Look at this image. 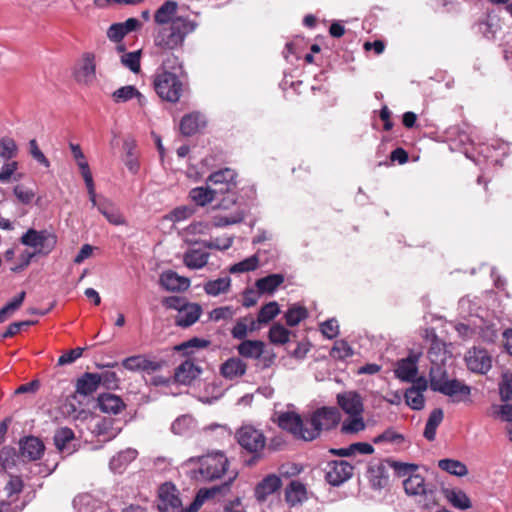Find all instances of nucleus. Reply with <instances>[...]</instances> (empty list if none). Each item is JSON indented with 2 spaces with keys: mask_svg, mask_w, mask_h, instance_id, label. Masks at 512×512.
<instances>
[{
  "mask_svg": "<svg viewBox=\"0 0 512 512\" xmlns=\"http://www.w3.org/2000/svg\"><path fill=\"white\" fill-rule=\"evenodd\" d=\"M198 22L185 16H178L169 26L160 28L154 35V46L159 51L182 49L186 38L198 27Z\"/></svg>",
  "mask_w": 512,
  "mask_h": 512,
  "instance_id": "obj_2",
  "label": "nucleus"
},
{
  "mask_svg": "<svg viewBox=\"0 0 512 512\" xmlns=\"http://www.w3.org/2000/svg\"><path fill=\"white\" fill-rule=\"evenodd\" d=\"M74 78L79 84L90 85L96 79L95 55L85 52L79 66L74 70Z\"/></svg>",
  "mask_w": 512,
  "mask_h": 512,
  "instance_id": "obj_14",
  "label": "nucleus"
},
{
  "mask_svg": "<svg viewBox=\"0 0 512 512\" xmlns=\"http://www.w3.org/2000/svg\"><path fill=\"white\" fill-rule=\"evenodd\" d=\"M427 388V382L423 378H419L416 385L409 387L404 394L406 404L413 410H421L424 408L425 399L422 394Z\"/></svg>",
  "mask_w": 512,
  "mask_h": 512,
  "instance_id": "obj_20",
  "label": "nucleus"
},
{
  "mask_svg": "<svg viewBox=\"0 0 512 512\" xmlns=\"http://www.w3.org/2000/svg\"><path fill=\"white\" fill-rule=\"evenodd\" d=\"M21 455L30 461L38 460L45 451L43 441L35 436H26L19 442Z\"/></svg>",
  "mask_w": 512,
  "mask_h": 512,
  "instance_id": "obj_17",
  "label": "nucleus"
},
{
  "mask_svg": "<svg viewBox=\"0 0 512 512\" xmlns=\"http://www.w3.org/2000/svg\"><path fill=\"white\" fill-rule=\"evenodd\" d=\"M265 344L260 340H243L238 346L239 355L244 358L259 359L264 352Z\"/></svg>",
  "mask_w": 512,
  "mask_h": 512,
  "instance_id": "obj_34",
  "label": "nucleus"
},
{
  "mask_svg": "<svg viewBox=\"0 0 512 512\" xmlns=\"http://www.w3.org/2000/svg\"><path fill=\"white\" fill-rule=\"evenodd\" d=\"M372 441L374 444L389 443L393 445H400L405 441V438L401 433H398L394 428L390 427L383 433L374 437Z\"/></svg>",
  "mask_w": 512,
  "mask_h": 512,
  "instance_id": "obj_46",
  "label": "nucleus"
},
{
  "mask_svg": "<svg viewBox=\"0 0 512 512\" xmlns=\"http://www.w3.org/2000/svg\"><path fill=\"white\" fill-rule=\"evenodd\" d=\"M230 285L231 280L226 276L208 281L204 286V290L208 295L218 296L222 293H226L229 290Z\"/></svg>",
  "mask_w": 512,
  "mask_h": 512,
  "instance_id": "obj_41",
  "label": "nucleus"
},
{
  "mask_svg": "<svg viewBox=\"0 0 512 512\" xmlns=\"http://www.w3.org/2000/svg\"><path fill=\"white\" fill-rule=\"evenodd\" d=\"M443 418L444 413L441 408H436L430 413L423 433L428 441L435 440L437 428L443 421Z\"/></svg>",
  "mask_w": 512,
  "mask_h": 512,
  "instance_id": "obj_36",
  "label": "nucleus"
},
{
  "mask_svg": "<svg viewBox=\"0 0 512 512\" xmlns=\"http://www.w3.org/2000/svg\"><path fill=\"white\" fill-rule=\"evenodd\" d=\"M432 390L450 397L454 403L468 401L471 395V387L457 379L448 382L434 381Z\"/></svg>",
  "mask_w": 512,
  "mask_h": 512,
  "instance_id": "obj_10",
  "label": "nucleus"
},
{
  "mask_svg": "<svg viewBox=\"0 0 512 512\" xmlns=\"http://www.w3.org/2000/svg\"><path fill=\"white\" fill-rule=\"evenodd\" d=\"M17 155L18 146L16 141L9 136L0 138V158L4 161H11Z\"/></svg>",
  "mask_w": 512,
  "mask_h": 512,
  "instance_id": "obj_42",
  "label": "nucleus"
},
{
  "mask_svg": "<svg viewBox=\"0 0 512 512\" xmlns=\"http://www.w3.org/2000/svg\"><path fill=\"white\" fill-rule=\"evenodd\" d=\"M499 394L503 402L512 399V372L506 371L502 373L501 381L499 382Z\"/></svg>",
  "mask_w": 512,
  "mask_h": 512,
  "instance_id": "obj_54",
  "label": "nucleus"
},
{
  "mask_svg": "<svg viewBox=\"0 0 512 512\" xmlns=\"http://www.w3.org/2000/svg\"><path fill=\"white\" fill-rule=\"evenodd\" d=\"M464 361L469 371L485 375L492 368V357L483 347L473 346L465 354Z\"/></svg>",
  "mask_w": 512,
  "mask_h": 512,
  "instance_id": "obj_9",
  "label": "nucleus"
},
{
  "mask_svg": "<svg viewBox=\"0 0 512 512\" xmlns=\"http://www.w3.org/2000/svg\"><path fill=\"white\" fill-rule=\"evenodd\" d=\"M221 191L213 187H195L190 190L189 197L196 205L203 207L213 201L219 202Z\"/></svg>",
  "mask_w": 512,
  "mask_h": 512,
  "instance_id": "obj_26",
  "label": "nucleus"
},
{
  "mask_svg": "<svg viewBox=\"0 0 512 512\" xmlns=\"http://www.w3.org/2000/svg\"><path fill=\"white\" fill-rule=\"evenodd\" d=\"M25 296V291H22L0 309V323L5 322L15 311L21 307Z\"/></svg>",
  "mask_w": 512,
  "mask_h": 512,
  "instance_id": "obj_47",
  "label": "nucleus"
},
{
  "mask_svg": "<svg viewBox=\"0 0 512 512\" xmlns=\"http://www.w3.org/2000/svg\"><path fill=\"white\" fill-rule=\"evenodd\" d=\"M438 467L451 475L459 477L468 474L467 466L463 462L455 459H441L438 461Z\"/></svg>",
  "mask_w": 512,
  "mask_h": 512,
  "instance_id": "obj_39",
  "label": "nucleus"
},
{
  "mask_svg": "<svg viewBox=\"0 0 512 512\" xmlns=\"http://www.w3.org/2000/svg\"><path fill=\"white\" fill-rule=\"evenodd\" d=\"M279 312L280 310L278 303L275 301L269 302L263 305L259 310L257 315V321L260 324H266L273 320L278 315Z\"/></svg>",
  "mask_w": 512,
  "mask_h": 512,
  "instance_id": "obj_49",
  "label": "nucleus"
},
{
  "mask_svg": "<svg viewBox=\"0 0 512 512\" xmlns=\"http://www.w3.org/2000/svg\"><path fill=\"white\" fill-rule=\"evenodd\" d=\"M229 460L222 452H215L203 456L200 459L199 473L207 481H213L221 478L225 474L229 476L232 471H228Z\"/></svg>",
  "mask_w": 512,
  "mask_h": 512,
  "instance_id": "obj_8",
  "label": "nucleus"
},
{
  "mask_svg": "<svg viewBox=\"0 0 512 512\" xmlns=\"http://www.w3.org/2000/svg\"><path fill=\"white\" fill-rule=\"evenodd\" d=\"M126 35L123 25L120 22L113 23L107 30L108 39L115 43L121 42Z\"/></svg>",
  "mask_w": 512,
  "mask_h": 512,
  "instance_id": "obj_62",
  "label": "nucleus"
},
{
  "mask_svg": "<svg viewBox=\"0 0 512 512\" xmlns=\"http://www.w3.org/2000/svg\"><path fill=\"white\" fill-rule=\"evenodd\" d=\"M135 97H141V93L132 85L120 87L112 93L115 103H124Z\"/></svg>",
  "mask_w": 512,
  "mask_h": 512,
  "instance_id": "obj_50",
  "label": "nucleus"
},
{
  "mask_svg": "<svg viewBox=\"0 0 512 512\" xmlns=\"http://www.w3.org/2000/svg\"><path fill=\"white\" fill-rule=\"evenodd\" d=\"M21 243L34 249V253L27 256H36L37 254L46 256L52 252L57 243V237L48 230L28 229L21 237Z\"/></svg>",
  "mask_w": 512,
  "mask_h": 512,
  "instance_id": "obj_7",
  "label": "nucleus"
},
{
  "mask_svg": "<svg viewBox=\"0 0 512 512\" xmlns=\"http://www.w3.org/2000/svg\"><path fill=\"white\" fill-rule=\"evenodd\" d=\"M98 406L104 413L118 414L124 409L125 404L119 396L104 393L98 397Z\"/></svg>",
  "mask_w": 512,
  "mask_h": 512,
  "instance_id": "obj_32",
  "label": "nucleus"
},
{
  "mask_svg": "<svg viewBox=\"0 0 512 512\" xmlns=\"http://www.w3.org/2000/svg\"><path fill=\"white\" fill-rule=\"evenodd\" d=\"M503 420L508 422V425L506 427L509 440L512 441V405L505 404L500 406V411Z\"/></svg>",
  "mask_w": 512,
  "mask_h": 512,
  "instance_id": "obj_64",
  "label": "nucleus"
},
{
  "mask_svg": "<svg viewBox=\"0 0 512 512\" xmlns=\"http://www.w3.org/2000/svg\"><path fill=\"white\" fill-rule=\"evenodd\" d=\"M418 358V355L410 354L407 358L398 361L395 369L396 377L405 382L414 381L418 373Z\"/></svg>",
  "mask_w": 512,
  "mask_h": 512,
  "instance_id": "obj_22",
  "label": "nucleus"
},
{
  "mask_svg": "<svg viewBox=\"0 0 512 512\" xmlns=\"http://www.w3.org/2000/svg\"><path fill=\"white\" fill-rule=\"evenodd\" d=\"M19 164L17 161H5L0 169V182L7 183L10 181L12 175L18 170Z\"/></svg>",
  "mask_w": 512,
  "mask_h": 512,
  "instance_id": "obj_60",
  "label": "nucleus"
},
{
  "mask_svg": "<svg viewBox=\"0 0 512 512\" xmlns=\"http://www.w3.org/2000/svg\"><path fill=\"white\" fill-rule=\"evenodd\" d=\"M101 385V376L98 373L85 372L75 384L76 393L89 396L97 391Z\"/></svg>",
  "mask_w": 512,
  "mask_h": 512,
  "instance_id": "obj_24",
  "label": "nucleus"
},
{
  "mask_svg": "<svg viewBox=\"0 0 512 512\" xmlns=\"http://www.w3.org/2000/svg\"><path fill=\"white\" fill-rule=\"evenodd\" d=\"M187 72L183 62L174 54L168 55L153 76L156 94L164 101L177 103L187 88Z\"/></svg>",
  "mask_w": 512,
  "mask_h": 512,
  "instance_id": "obj_1",
  "label": "nucleus"
},
{
  "mask_svg": "<svg viewBox=\"0 0 512 512\" xmlns=\"http://www.w3.org/2000/svg\"><path fill=\"white\" fill-rule=\"evenodd\" d=\"M282 486V481L280 476L276 474H269L264 477L255 487V498L259 502H264L268 496L275 493Z\"/></svg>",
  "mask_w": 512,
  "mask_h": 512,
  "instance_id": "obj_19",
  "label": "nucleus"
},
{
  "mask_svg": "<svg viewBox=\"0 0 512 512\" xmlns=\"http://www.w3.org/2000/svg\"><path fill=\"white\" fill-rule=\"evenodd\" d=\"M238 473L237 472H231L229 474V478L222 483L221 485H215L211 488H202L200 489L196 497L198 498V502H205L208 499L214 498L218 494L225 495L227 492H229L230 487L234 480L237 478Z\"/></svg>",
  "mask_w": 512,
  "mask_h": 512,
  "instance_id": "obj_28",
  "label": "nucleus"
},
{
  "mask_svg": "<svg viewBox=\"0 0 512 512\" xmlns=\"http://www.w3.org/2000/svg\"><path fill=\"white\" fill-rule=\"evenodd\" d=\"M236 178L237 173L231 168H223L209 175L207 183L211 184L214 189L222 190L220 192L222 198L217 204L218 208L227 210L237 204Z\"/></svg>",
  "mask_w": 512,
  "mask_h": 512,
  "instance_id": "obj_5",
  "label": "nucleus"
},
{
  "mask_svg": "<svg viewBox=\"0 0 512 512\" xmlns=\"http://www.w3.org/2000/svg\"><path fill=\"white\" fill-rule=\"evenodd\" d=\"M427 356L432 366L443 365L445 363L447 358L446 345L437 336H434L431 340Z\"/></svg>",
  "mask_w": 512,
  "mask_h": 512,
  "instance_id": "obj_33",
  "label": "nucleus"
},
{
  "mask_svg": "<svg viewBox=\"0 0 512 512\" xmlns=\"http://www.w3.org/2000/svg\"><path fill=\"white\" fill-rule=\"evenodd\" d=\"M207 122L203 114L194 111L184 115L180 121V131L184 136H192L205 128Z\"/></svg>",
  "mask_w": 512,
  "mask_h": 512,
  "instance_id": "obj_21",
  "label": "nucleus"
},
{
  "mask_svg": "<svg viewBox=\"0 0 512 512\" xmlns=\"http://www.w3.org/2000/svg\"><path fill=\"white\" fill-rule=\"evenodd\" d=\"M247 370V364L238 357L226 360L220 368L221 375L229 380L242 377Z\"/></svg>",
  "mask_w": 512,
  "mask_h": 512,
  "instance_id": "obj_30",
  "label": "nucleus"
},
{
  "mask_svg": "<svg viewBox=\"0 0 512 512\" xmlns=\"http://www.w3.org/2000/svg\"><path fill=\"white\" fill-rule=\"evenodd\" d=\"M321 333L328 339H333L339 334V325L337 320L328 319L320 325Z\"/></svg>",
  "mask_w": 512,
  "mask_h": 512,
  "instance_id": "obj_61",
  "label": "nucleus"
},
{
  "mask_svg": "<svg viewBox=\"0 0 512 512\" xmlns=\"http://www.w3.org/2000/svg\"><path fill=\"white\" fill-rule=\"evenodd\" d=\"M307 500L305 485L297 480L291 481L285 488V501L290 507H295Z\"/></svg>",
  "mask_w": 512,
  "mask_h": 512,
  "instance_id": "obj_27",
  "label": "nucleus"
},
{
  "mask_svg": "<svg viewBox=\"0 0 512 512\" xmlns=\"http://www.w3.org/2000/svg\"><path fill=\"white\" fill-rule=\"evenodd\" d=\"M158 496V508L161 512H183L181 500L173 484H162Z\"/></svg>",
  "mask_w": 512,
  "mask_h": 512,
  "instance_id": "obj_13",
  "label": "nucleus"
},
{
  "mask_svg": "<svg viewBox=\"0 0 512 512\" xmlns=\"http://www.w3.org/2000/svg\"><path fill=\"white\" fill-rule=\"evenodd\" d=\"M29 153L39 164L48 168L50 166V161L44 155V153L40 150L36 139H31L29 141Z\"/></svg>",
  "mask_w": 512,
  "mask_h": 512,
  "instance_id": "obj_59",
  "label": "nucleus"
},
{
  "mask_svg": "<svg viewBox=\"0 0 512 512\" xmlns=\"http://www.w3.org/2000/svg\"><path fill=\"white\" fill-rule=\"evenodd\" d=\"M244 210L239 206L230 215H217L213 217V225L215 227H225L232 224L240 223L244 220Z\"/></svg>",
  "mask_w": 512,
  "mask_h": 512,
  "instance_id": "obj_44",
  "label": "nucleus"
},
{
  "mask_svg": "<svg viewBox=\"0 0 512 512\" xmlns=\"http://www.w3.org/2000/svg\"><path fill=\"white\" fill-rule=\"evenodd\" d=\"M341 420V413L337 407L323 406L306 415V441L319 438L323 431L336 428Z\"/></svg>",
  "mask_w": 512,
  "mask_h": 512,
  "instance_id": "obj_4",
  "label": "nucleus"
},
{
  "mask_svg": "<svg viewBox=\"0 0 512 512\" xmlns=\"http://www.w3.org/2000/svg\"><path fill=\"white\" fill-rule=\"evenodd\" d=\"M258 259L259 258H244L243 261L232 265L229 268V272L232 274H235V273H243V272L253 271L259 265Z\"/></svg>",
  "mask_w": 512,
  "mask_h": 512,
  "instance_id": "obj_56",
  "label": "nucleus"
},
{
  "mask_svg": "<svg viewBox=\"0 0 512 512\" xmlns=\"http://www.w3.org/2000/svg\"><path fill=\"white\" fill-rule=\"evenodd\" d=\"M278 426L290 434L296 439L306 441V415L302 417L294 411L283 412L278 416Z\"/></svg>",
  "mask_w": 512,
  "mask_h": 512,
  "instance_id": "obj_11",
  "label": "nucleus"
},
{
  "mask_svg": "<svg viewBox=\"0 0 512 512\" xmlns=\"http://www.w3.org/2000/svg\"><path fill=\"white\" fill-rule=\"evenodd\" d=\"M444 493L447 500L454 507L462 510L471 508V501L464 491L458 489H446Z\"/></svg>",
  "mask_w": 512,
  "mask_h": 512,
  "instance_id": "obj_38",
  "label": "nucleus"
},
{
  "mask_svg": "<svg viewBox=\"0 0 512 512\" xmlns=\"http://www.w3.org/2000/svg\"><path fill=\"white\" fill-rule=\"evenodd\" d=\"M235 438L242 450L251 455L245 460L246 466L253 467L264 458L266 437L260 429L243 425L236 430Z\"/></svg>",
  "mask_w": 512,
  "mask_h": 512,
  "instance_id": "obj_3",
  "label": "nucleus"
},
{
  "mask_svg": "<svg viewBox=\"0 0 512 512\" xmlns=\"http://www.w3.org/2000/svg\"><path fill=\"white\" fill-rule=\"evenodd\" d=\"M366 427L362 414L359 415H349L347 419L344 420L341 426V432L343 434H356L360 431H363Z\"/></svg>",
  "mask_w": 512,
  "mask_h": 512,
  "instance_id": "obj_43",
  "label": "nucleus"
},
{
  "mask_svg": "<svg viewBox=\"0 0 512 512\" xmlns=\"http://www.w3.org/2000/svg\"><path fill=\"white\" fill-rule=\"evenodd\" d=\"M338 406L348 415H359L364 412L362 396L356 391H345L337 394Z\"/></svg>",
  "mask_w": 512,
  "mask_h": 512,
  "instance_id": "obj_15",
  "label": "nucleus"
},
{
  "mask_svg": "<svg viewBox=\"0 0 512 512\" xmlns=\"http://www.w3.org/2000/svg\"><path fill=\"white\" fill-rule=\"evenodd\" d=\"M16 450L11 446H4L0 450V465L2 470H6L15 463Z\"/></svg>",
  "mask_w": 512,
  "mask_h": 512,
  "instance_id": "obj_58",
  "label": "nucleus"
},
{
  "mask_svg": "<svg viewBox=\"0 0 512 512\" xmlns=\"http://www.w3.org/2000/svg\"><path fill=\"white\" fill-rule=\"evenodd\" d=\"M178 4L174 1H165L155 12L154 22L157 25L165 27L167 24H171L175 20Z\"/></svg>",
  "mask_w": 512,
  "mask_h": 512,
  "instance_id": "obj_31",
  "label": "nucleus"
},
{
  "mask_svg": "<svg viewBox=\"0 0 512 512\" xmlns=\"http://www.w3.org/2000/svg\"><path fill=\"white\" fill-rule=\"evenodd\" d=\"M232 337L244 340L248 334V318L239 319L231 330Z\"/></svg>",
  "mask_w": 512,
  "mask_h": 512,
  "instance_id": "obj_63",
  "label": "nucleus"
},
{
  "mask_svg": "<svg viewBox=\"0 0 512 512\" xmlns=\"http://www.w3.org/2000/svg\"><path fill=\"white\" fill-rule=\"evenodd\" d=\"M98 210L111 224L120 225L124 223L121 213L109 201H100Z\"/></svg>",
  "mask_w": 512,
  "mask_h": 512,
  "instance_id": "obj_40",
  "label": "nucleus"
},
{
  "mask_svg": "<svg viewBox=\"0 0 512 512\" xmlns=\"http://www.w3.org/2000/svg\"><path fill=\"white\" fill-rule=\"evenodd\" d=\"M23 489V481L19 476H10L8 482L5 485V491L7 499L12 500L14 496H17Z\"/></svg>",
  "mask_w": 512,
  "mask_h": 512,
  "instance_id": "obj_57",
  "label": "nucleus"
},
{
  "mask_svg": "<svg viewBox=\"0 0 512 512\" xmlns=\"http://www.w3.org/2000/svg\"><path fill=\"white\" fill-rule=\"evenodd\" d=\"M308 317V311L304 306L294 305L285 313V320L288 326L293 327Z\"/></svg>",
  "mask_w": 512,
  "mask_h": 512,
  "instance_id": "obj_48",
  "label": "nucleus"
},
{
  "mask_svg": "<svg viewBox=\"0 0 512 512\" xmlns=\"http://www.w3.org/2000/svg\"><path fill=\"white\" fill-rule=\"evenodd\" d=\"M393 468L399 476L409 475L403 481V487L407 495L434 497V486L425 482L420 474H415L417 465L409 463L394 462Z\"/></svg>",
  "mask_w": 512,
  "mask_h": 512,
  "instance_id": "obj_6",
  "label": "nucleus"
},
{
  "mask_svg": "<svg viewBox=\"0 0 512 512\" xmlns=\"http://www.w3.org/2000/svg\"><path fill=\"white\" fill-rule=\"evenodd\" d=\"M353 355V349L344 340L336 341L330 351V356L337 360H345Z\"/></svg>",
  "mask_w": 512,
  "mask_h": 512,
  "instance_id": "obj_52",
  "label": "nucleus"
},
{
  "mask_svg": "<svg viewBox=\"0 0 512 512\" xmlns=\"http://www.w3.org/2000/svg\"><path fill=\"white\" fill-rule=\"evenodd\" d=\"M195 212L196 209L194 206L182 205L171 210L167 215H165V219L173 223L182 222L192 217Z\"/></svg>",
  "mask_w": 512,
  "mask_h": 512,
  "instance_id": "obj_45",
  "label": "nucleus"
},
{
  "mask_svg": "<svg viewBox=\"0 0 512 512\" xmlns=\"http://www.w3.org/2000/svg\"><path fill=\"white\" fill-rule=\"evenodd\" d=\"M199 372L192 361L186 360L176 368L175 379L182 384H189L198 376Z\"/></svg>",
  "mask_w": 512,
  "mask_h": 512,
  "instance_id": "obj_35",
  "label": "nucleus"
},
{
  "mask_svg": "<svg viewBox=\"0 0 512 512\" xmlns=\"http://www.w3.org/2000/svg\"><path fill=\"white\" fill-rule=\"evenodd\" d=\"M210 345V341L198 337H193L179 345L175 346V350L179 352H184L185 354H189V349H201L206 348Z\"/></svg>",
  "mask_w": 512,
  "mask_h": 512,
  "instance_id": "obj_55",
  "label": "nucleus"
},
{
  "mask_svg": "<svg viewBox=\"0 0 512 512\" xmlns=\"http://www.w3.org/2000/svg\"><path fill=\"white\" fill-rule=\"evenodd\" d=\"M121 365L132 372H155L162 368L161 362L148 359L143 354L127 357L121 362Z\"/></svg>",
  "mask_w": 512,
  "mask_h": 512,
  "instance_id": "obj_16",
  "label": "nucleus"
},
{
  "mask_svg": "<svg viewBox=\"0 0 512 512\" xmlns=\"http://www.w3.org/2000/svg\"><path fill=\"white\" fill-rule=\"evenodd\" d=\"M354 467L345 460H334L327 463L325 479L333 485L339 486L353 476Z\"/></svg>",
  "mask_w": 512,
  "mask_h": 512,
  "instance_id": "obj_12",
  "label": "nucleus"
},
{
  "mask_svg": "<svg viewBox=\"0 0 512 512\" xmlns=\"http://www.w3.org/2000/svg\"><path fill=\"white\" fill-rule=\"evenodd\" d=\"M283 282L284 276L282 274H271L258 279L255 285L259 293L272 294Z\"/></svg>",
  "mask_w": 512,
  "mask_h": 512,
  "instance_id": "obj_37",
  "label": "nucleus"
},
{
  "mask_svg": "<svg viewBox=\"0 0 512 512\" xmlns=\"http://www.w3.org/2000/svg\"><path fill=\"white\" fill-rule=\"evenodd\" d=\"M141 50L125 53L121 56V63L133 73H138L140 64Z\"/></svg>",
  "mask_w": 512,
  "mask_h": 512,
  "instance_id": "obj_53",
  "label": "nucleus"
},
{
  "mask_svg": "<svg viewBox=\"0 0 512 512\" xmlns=\"http://www.w3.org/2000/svg\"><path fill=\"white\" fill-rule=\"evenodd\" d=\"M238 473L237 472H231L229 474V478L222 483L221 485H215L211 488H202L200 489L196 497L198 498V502H205L208 499L214 498L218 494L225 495L227 492H229L230 487L234 480L237 478Z\"/></svg>",
  "mask_w": 512,
  "mask_h": 512,
  "instance_id": "obj_29",
  "label": "nucleus"
},
{
  "mask_svg": "<svg viewBox=\"0 0 512 512\" xmlns=\"http://www.w3.org/2000/svg\"><path fill=\"white\" fill-rule=\"evenodd\" d=\"M202 313V308L199 304L188 303L175 317V325L182 328H187L196 323Z\"/></svg>",
  "mask_w": 512,
  "mask_h": 512,
  "instance_id": "obj_23",
  "label": "nucleus"
},
{
  "mask_svg": "<svg viewBox=\"0 0 512 512\" xmlns=\"http://www.w3.org/2000/svg\"><path fill=\"white\" fill-rule=\"evenodd\" d=\"M290 331L281 324H273L269 330V340L273 344L283 345L289 341Z\"/></svg>",
  "mask_w": 512,
  "mask_h": 512,
  "instance_id": "obj_51",
  "label": "nucleus"
},
{
  "mask_svg": "<svg viewBox=\"0 0 512 512\" xmlns=\"http://www.w3.org/2000/svg\"><path fill=\"white\" fill-rule=\"evenodd\" d=\"M160 285L167 291L183 292L190 287V280L172 270L164 271L159 278Z\"/></svg>",
  "mask_w": 512,
  "mask_h": 512,
  "instance_id": "obj_18",
  "label": "nucleus"
},
{
  "mask_svg": "<svg viewBox=\"0 0 512 512\" xmlns=\"http://www.w3.org/2000/svg\"><path fill=\"white\" fill-rule=\"evenodd\" d=\"M75 440V434L68 427L57 429L53 436L54 445L57 450L66 455H71L75 451V447L71 443Z\"/></svg>",
  "mask_w": 512,
  "mask_h": 512,
  "instance_id": "obj_25",
  "label": "nucleus"
}]
</instances>
